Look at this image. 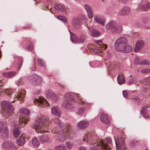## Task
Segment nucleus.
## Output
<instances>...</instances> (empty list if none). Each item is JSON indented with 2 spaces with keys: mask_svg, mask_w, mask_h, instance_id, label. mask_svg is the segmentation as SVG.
I'll use <instances>...</instances> for the list:
<instances>
[{
  "mask_svg": "<svg viewBox=\"0 0 150 150\" xmlns=\"http://www.w3.org/2000/svg\"><path fill=\"white\" fill-rule=\"evenodd\" d=\"M148 29H149L150 28V27H147V28Z\"/></svg>",
  "mask_w": 150,
  "mask_h": 150,
  "instance_id": "338daca9",
  "label": "nucleus"
},
{
  "mask_svg": "<svg viewBox=\"0 0 150 150\" xmlns=\"http://www.w3.org/2000/svg\"><path fill=\"white\" fill-rule=\"evenodd\" d=\"M100 144L101 145L102 147H100V148L98 147V146L96 147H93L91 148V150H112L111 148H109V146H106L104 144L101 142Z\"/></svg>",
  "mask_w": 150,
  "mask_h": 150,
  "instance_id": "aec40b11",
  "label": "nucleus"
},
{
  "mask_svg": "<svg viewBox=\"0 0 150 150\" xmlns=\"http://www.w3.org/2000/svg\"><path fill=\"white\" fill-rule=\"evenodd\" d=\"M141 72L143 74L149 73L150 72V69L147 68L143 69L141 71Z\"/></svg>",
  "mask_w": 150,
  "mask_h": 150,
  "instance_id": "49530a36",
  "label": "nucleus"
},
{
  "mask_svg": "<svg viewBox=\"0 0 150 150\" xmlns=\"http://www.w3.org/2000/svg\"><path fill=\"white\" fill-rule=\"evenodd\" d=\"M42 79L40 76L36 74L32 75L28 77V81L33 85H39L42 82Z\"/></svg>",
  "mask_w": 150,
  "mask_h": 150,
  "instance_id": "9d476101",
  "label": "nucleus"
},
{
  "mask_svg": "<svg viewBox=\"0 0 150 150\" xmlns=\"http://www.w3.org/2000/svg\"><path fill=\"white\" fill-rule=\"evenodd\" d=\"M85 36L84 35H81L79 38V43H82L85 42Z\"/></svg>",
  "mask_w": 150,
  "mask_h": 150,
  "instance_id": "a18cd8bd",
  "label": "nucleus"
},
{
  "mask_svg": "<svg viewBox=\"0 0 150 150\" xmlns=\"http://www.w3.org/2000/svg\"><path fill=\"white\" fill-rule=\"evenodd\" d=\"M52 113L54 115L59 117L61 115V113L59 108L57 106H54L51 108Z\"/></svg>",
  "mask_w": 150,
  "mask_h": 150,
  "instance_id": "a211bd4d",
  "label": "nucleus"
},
{
  "mask_svg": "<svg viewBox=\"0 0 150 150\" xmlns=\"http://www.w3.org/2000/svg\"><path fill=\"white\" fill-rule=\"evenodd\" d=\"M106 29H110L113 33H118L122 30L121 25L115 21L109 22L105 26Z\"/></svg>",
  "mask_w": 150,
  "mask_h": 150,
  "instance_id": "6e6552de",
  "label": "nucleus"
},
{
  "mask_svg": "<svg viewBox=\"0 0 150 150\" xmlns=\"http://www.w3.org/2000/svg\"><path fill=\"white\" fill-rule=\"evenodd\" d=\"M85 110L86 108L84 107H80L78 109L76 113L79 115H81L84 113Z\"/></svg>",
  "mask_w": 150,
  "mask_h": 150,
  "instance_id": "e433bc0d",
  "label": "nucleus"
},
{
  "mask_svg": "<svg viewBox=\"0 0 150 150\" xmlns=\"http://www.w3.org/2000/svg\"><path fill=\"white\" fill-rule=\"evenodd\" d=\"M134 82V81L133 79H131L129 80L128 84L129 85H130L133 84Z\"/></svg>",
  "mask_w": 150,
  "mask_h": 150,
  "instance_id": "5fc2aeb1",
  "label": "nucleus"
},
{
  "mask_svg": "<svg viewBox=\"0 0 150 150\" xmlns=\"http://www.w3.org/2000/svg\"><path fill=\"white\" fill-rule=\"evenodd\" d=\"M18 66L19 67V69L22 66L23 62V60L22 58L19 59L18 60Z\"/></svg>",
  "mask_w": 150,
  "mask_h": 150,
  "instance_id": "8fccbe9b",
  "label": "nucleus"
},
{
  "mask_svg": "<svg viewBox=\"0 0 150 150\" xmlns=\"http://www.w3.org/2000/svg\"><path fill=\"white\" fill-rule=\"evenodd\" d=\"M38 61L39 65L40 67H45V63L44 61L41 58H38Z\"/></svg>",
  "mask_w": 150,
  "mask_h": 150,
  "instance_id": "a19ab883",
  "label": "nucleus"
},
{
  "mask_svg": "<svg viewBox=\"0 0 150 150\" xmlns=\"http://www.w3.org/2000/svg\"><path fill=\"white\" fill-rule=\"evenodd\" d=\"M21 117H19L18 121V124L20 125L21 123H22L21 127H24L29 120L28 116L30 113V110L27 109L23 108L20 110Z\"/></svg>",
  "mask_w": 150,
  "mask_h": 150,
  "instance_id": "423d86ee",
  "label": "nucleus"
},
{
  "mask_svg": "<svg viewBox=\"0 0 150 150\" xmlns=\"http://www.w3.org/2000/svg\"><path fill=\"white\" fill-rule=\"evenodd\" d=\"M123 95L124 97L125 98H127L128 97V95L127 91L126 90H124L122 91Z\"/></svg>",
  "mask_w": 150,
  "mask_h": 150,
  "instance_id": "3c124183",
  "label": "nucleus"
},
{
  "mask_svg": "<svg viewBox=\"0 0 150 150\" xmlns=\"http://www.w3.org/2000/svg\"><path fill=\"white\" fill-rule=\"evenodd\" d=\"M10 125L11 127H14L13 130V135L14 137L17 138L21 133L19 128L18 127H23L20 126V125H22V123H21L19 125L18 124V121H12L10 123Z\"/></svg>",
  "mask_w": 150,
  "mask_h": 150,
  "instance_id": "1a4fd4ad",
  "label": "nucleus"
},
{
  "mask_svg": "<svg viewBox=\"0 0 150 150\" xmlns=\"http://www.w3.org/2000/svg\"><path fill=\"white\" fill-rule=\"evenodd\" d=\"M35 101L37 102L39 105H41L42 107H44L47 103L44 98H39L38 99H36Z\"/></svg>",
  "mask_w": 150,
  "mask_h": 150,
  "instance_id": "b1692460",
  "label": "nucleus"
},
{
  "mask_svg": "<svg viewBox=\"0 0 150 150\" xmlns=\"http://www.w3.org/2000/svg\"><path fill=\"white\" fill-rule=\"evenodd\" d=\"M2 147L4 149H13L15 148L13 143L10 141L5 142L2 144Z\"/></svg>",
  "mask_w": 150,
  "mask_h": 150,
  "instance_id": "4468645a",
  "label": "nucleus"
},
{
  "mask_svg": "<svg viewBox=\"0 0 150 150\" xmlns=\"http://www.w3.org/2000/svg\"><path fill=\"white\" fill-rule=\"evenodd\" d=\"M142 3L144 4L140 5V8L143 11H146L150 9V3L148 2L147 0H143Z\"/></svg>",
  "mask_w": 150,
  "mask_h": 150,
  "instance_id": "ddd939ff",
  "label": "nucleus"
},
{
  "mask_svg": "<svg viewBox=\"0 0 150 150\" xmlns=\"http://www.w3.org/2000/svg\"><path fill=\"white\" fill-rule=\"evenodd\" d=\"M54 7L56 9L61 11V12H65L66 8L64 5L61 3L56 4L54 5Z\"/></svg>",
  "mask_w": 150,
  "mask_h": 150,
  "instance_id": "6ab92c4d",
  "label": "nucleus"
},
{
  "mask_svg": "<svg viewBox=\"0 0 150 150\" xmlns=\"http://www.w3.org/2000/svg\"><path fill=\"white\" fill-rule=\"evenodd\" d=\"M130 11L129 8L128 7H124L121 10L118 12V14L120 16H126L127 15Z\"/></svg>",
  "mask_w": 150,
  "mask_h": 150,
  "instance_id": "412c9836",
  "label": "nucleus"
},
{
  "mask_svg": "<svg viewBox=\"0 0 150 150\" xmlns=\"http://www.w3.org/2000/svg\"><path fill=\"white\" fill-rule=\"evenodd\" d=\"M100 119L101 122L104 124H108L109 123L108 116L105 113H103L101 114Z\"/></svg>",
  "mask_w": 150,
  "mask_h": 150,
  "instance_id": "4be33fe9",
  "label": "nucleus"
},
{
  "mask_svg": "<svg viewBox=\"0 0 150 150\" xmlns=\"http://www.w3.org/2000/svg\"><path fill=\"white\" fill-rule=\"evenodd\" d=\"M141 114L143 115L144 117L145 118H147L148 117V115L146 113V112L144 113H141Z\"/></svg>",
  "mask_w": 150,
  "mask_h": 150,
  "instance_id": "6e6d98bb",
  "label": "nucleus"
},
{
  "mask_svg": "<svg viewBox=\"0 0 150 150\" xmlns=\"http://www.w3.org/2000/svg\"><path fill=\"white\" fill-rule=\"evenodd\" d=\"M89 125L88 121L83 120L79 122L77 125V127L80 129H83L87 127Z\"/></svg>",
  "mask_w": 150,
  "mask_h": 150,
  "instance_id": "2eb2a0df",
  "label": "nucleus"
},
{
  "mask_svg": "<svg viewBox=\"0 0 150 150\" xmlns=\"http://www.w3.org/2000/svg\"><path fill=\"white\" fill-rule=\"evenodd\" d=\"M5 128L7 129V127L3 122H0V133L5 131Z\"/></svg>",
  "mask_w": 150,
  "mask_h": 150,
  "instance_id": "ea45409f",
  "label": "nucleus"
},
{
  "mask_svg": "<svg viewBox=\"0 0 150 150\" xmlns=\"http://www.w3.org/2000/svg\"><path fill=\"white\" fill-rule=\"evenodd\" d=\"M95 42L98 45L100 46V47L101 50H105L107 48L106 45H105L102 43V41L101 40H96Z\"/></svg>",
  "mask_w": 150,
  "mask_h": 150,
  "instance_id": "2f4dec72",
  "label": "nucleus"
},
{
  "mask_svg": "<svg viewBox=\"0 0 150 150\" xmlns=\"http://www.w3.org/2000/svg\"><path fill=\"white\" fill-rule=\"evenodd\" d=\"M70 39L71 41L73 43H75L78 42V38L76 35L74 34H71L70 36Z\"/></svg>",
  "mask_w": 150,
  "mask_h": 150,
  "instance_id": "72a5a7b5",
  "label": "nucleus"
},
{
  "mask_svg": "<svg viewBox=\"0 0 150 150\" xmlns=\"http://www.w3.org/2000/svg\"><path fill=\"white\" fill-rule=\"evenodd\" d=\"M127 40L125 37L118 38L115 41V44L116 50L118 51L125 53L131 51L132 47L127 44Z\"/></svg>",
  "mask_w": 150,
  "mask_h": 150,
  "instance_id": "7ed1b4c3",
  "label": "nucleus"
},
{
  "mask_svg": "<svg viewBox=\"0 0 150 150\" xmlns=\"http://www.w3.org/2000/svg\"><path fill=\"white\" fill-rule=\"evenodd\" d=\"M47 97L51 99L53 102H55L59 99V97L58 95L51 92L50 91H48L46 93Z\"/></svg>",
  "mask_w": 150,
  "mask_h": 150,
  "instance_id": "f8f14e48",
  "label": "nucleus"
},
{
  "mask_svg": "<svg viewBox=\"0 0 150 150\" xmlns=\"http://www.w3.org/2000/svg\"><path fill=\"white\" fill-rule=\"evenodd\" d=\"M12 100L11 99L9 101L6 100H3L1 102V109L3 110L4 112L8 114H12L14 110V107L11 104L15 102V100Z\"/></svg>",
  "mask_w": 150,
  "mask_h": 150,
  "instance_id": "39448f33",
  "label": "nucleus"
},
{
  "mask_svg": "<svg viewBox=\"0 0 150 150\" xmlns=\"http://www.w3.org/2000/svg\"><path fill=\"white\" fill-rule=\"evenodd\" d=\"M119 2L122 3L124 4L126 3L127 2L128 0H118Z\"/></svg>",
  "mask_w": 150,
  "mask_h": 150,
  "instance_id": "4d7b16f0",
  "label": "nucleus"
},
{
  "mask_svg": "<svg viewBox=\"0 0 150 150\" xmlns=\"http://www.w3.org/2000/svg\"><path fill=\"white\" fill-rule=\"evenodd\" d=\"M144 84L147 86H150V77H146L144 79Z\"/></svg>",
  "mask_w": 150,
  "mask_h": 150,
  "instance_id": "37998d69",
  "label": "nucleus"
},
{
  "mask_svg": "<svg viewBox=\"0 0 150 150\" xmlns=\"http://www.w3.org/2000/svg\"><path fill=\"white\" fill-rule=\"evenodd\" d=\"M65 100L63 102L62 106L63 108L70 109L74 108V96L70 93H67L64 96Z\"/></svg>",
  "mask_w": 150,
  "mask_h": 150,
  "instance_id": "0eeeda50",
  "label": "nucleus"
},
{
  "mask_svg": "<svg viewBox=\"0 0 150 150\" xmlns=\"http://www.w3.org/2000/svg\"><path fill=\"white\" fill-rule=\"evenodd\" d=\"M147 106H144L142 108V110L141 112V113H144L146 112V111Z\"/></svg>",
  "mask_w": 150,
  "mask_h": 150,
  "instance_id": "603ef678",
  "label": "nucleus"
},
{
  "mask_svg": "<svg viewBox=\"0 0 150 150\" xmlns=\"http://www.w3.org/2000/svg\"><path fill=\"white\" fill-rule=\"evenodd\" d=\"M125 137V135H123L122 137H120L118 138L117 140H116L115 139L117 149L119 150H123L125 148L124 142Z\"/></svg>",
  "mask_w": 150,
  "mask_h": 150,
  "instance_id": "9b49d317",
  "label": "nucleus"
},
{
  "mask_svg": "<svg viewBox=\"0 0 150 150\" xmlns=\"http://www.w3.org/2000/svg\"><path fill=\"white\" fill-rule=\"evenodd\" d=\"M59 86H60V87L61 88H62L63 89H65L66 88V86L65 85H61L60 84L59 85Z\"/></svg>",
  "mask_w": 150,
  "mask_h": 150,
  "instance_id": "bf43d9fd",
  "label": "nucleus"
},
{
  "mask_svg": "<svg viewBox=\"0 0 150 150\" xmlns=\"http://www.w3.org/2000/svg\"><path fill=\"white\" fill-rule=\"evenodd\" d=\"M71 25L74 28L77 29L80 28L81 23L80 19L74 18L72 20Z\"/></svg>",
  "mask_w": 150,
  "mask_h": 150,
  "instance_id": "dca6fc26",
  "label": "nucleus"
},
{
  "mask_svg": "<svg viewBox=\"0 0 150 150\" xmlns=\"http://www.w3.org/2000/svg\"><path fill=\"white\" fill-rule=\"evenodd\" d=\"M134 62L136 65L138 64L140 65V63H141V61H140V59L138 57H137L135 58Z\"/></svg>",
  "mask_w": 150,
  "mask_h": 150,
  "instance_id": "09e8293b",
  "label": "nucleus"
},
{
  "mask_svg": "<svg viewBox=\"0 0 150 150\" xmlns=\"http://www.w3.org/2000/svg\"><path fill=\"white\" fill-rule=\"evenodd\" d=\"M91 34L93 37H97L100 35V33L98 30L94 29L92 30Z\"/></svg>",
  "mask_w": 150,
  "mask_h": 150,
  "instance_id": "f704fd0d",
  "label": "nucleus"
},
{
  "mask_svg": "<svg viewBox=\"0 0 150 150\" xmlns=\"http://www.w3.org/2000/svg\"><path fill=\"white\" fill-rule=\"evenodd\" d=\"M48 103H48L47 102V103L46 104V105H46V106H47V105H46V104H47L48 105Z\"/></svg>",
  "mask_w": 150,
  "mask_h": 150,
  "instance_id": "774afa93",
  "label": "nucleus"
},
{
  "mask_svg": "<svg viewBox=\"0 0 150 150\" xmlns=\"http://www.w3.org/2000/svg\"><path fill=\"white\" fill-rule=\"evenodd\" d=\"M65 145L68 149H71L73 146V144L70 142H66L65 143Z\"/></svg>",
  "mask_w": 150,
  "mask_h": 150,
  "instance_id": "c03bdc74",
  "label": "nucleus"
},
{
  "mask_svg": "<svg viewBox=\"0 0 150 150\" xmlns=\"http://www.w3.org/2000/svg\"><path fill=\"white\" fill-rule=\"evenodd\" d=\"M144 42L143 41L140 40L137 42L135 44L134 50V52H137L139 51L144 45Z\"/></svg>",
  "mask_w": 150,
  "mask_h": 150,
  "instance_id": "5701e85b",
  "label": "nucleus"
},
{
  "mask_svg": "<svg viewBox=\"0 0 150 150\" xmlns=\"http://www.w3.org/2000/svg\"><path fill=\"white\" fill-rule=\"evenodd\" d=\"M69 31L70 32V36L71 35V34H74V33H72V32H71L69 30Z\"/></svg>",
  "mask_w": 150,
  "mask_h": 150,
  "instance_id": "69168bd1",
  "label": "nucleus"
},
{
  "mask_svg": "<svg viewBox=\"0 0 150 150\" xmlns=\"http://www.w3.org/2000/svg\"><path fill=\"white\" fill-rule=\"evenodd\" d=\"M16 74V73L14 71H11L4 74V75L5 76L9 78H11L15 76Z\"/></svg>",
  "mask_w": 150,
  "mask_h": 150,
  "instance_id": "473e14b6",
  "label": "nucleus"
},
{
  "mask_svg": "<svg viewBox=\"0 0 150 150\" xmlns=\"http://www.w3.org/2000/svg\"><path fill=\"white\" fill-rule=\"evenodd\" d=\"M54 149V150H66V148L64 145L61 144L55 146Z\"/></svg>",
  "mask_w": 150,
  "mask_h": 150,
  "instance_id": "c9c22d12",
  "label": "nucleus"
},
{
  "mask_svg": "<svg viewBox=\"0 0 150 150\" xmlns=\"http://www.w3.org/2000/svg\"><path fill=\"white\" fill-rule=\"evenodd\" d=\"M137 144V142L135 141H132L129 143V145L132 147H134Z\"/></svg>",
  "mask_w": 150,
  "mask_h": 150,
  "instance_id": "de8ad7c7",
  "label": "nucleus"
},
{
  "mask_svg": "<svg viewBox=\"0 0 150 150\" xmlns=\"http://www.w3.org/2000/svg\"><path fill=\"white\" fill-rule=\"evenodd\" d=\"M135 25L137 27H140L141 26V24L138 22H136L135 23Z\"/></svg>",
  "mask_w": 150,
  "mask_h": 150,
  "instance_id": "052dcab7",
  "label": "nucleus"
},
{
  "mask_svg": "<svg viewBox=\"0 0 150 150\" xmlns=\"http://www.w3.org/2000/svg\"><path fill=\"white\" fill-rule=\"evenodd\" d=\"M78 150H86V149L85 147L81 146L79 148Z\"/></svg>",
  "mask_w": 150,
  "mask_h": 150,
  "instance_id": "13d9d810",
  "label": "nucleus"
},
{
  "mask_svg": "<svg viewBox=\"0 0 150 150\" xmlns=\"http://www.w3.org/2000/svg\"><path fill=\"white\" fill-rule=\"evenodd\" d=\"M54 122L57 124L59 127V129L57 130V128H54V132L55 133V134L54 136L57 138L56 139L57 141L62 142L65 139L64 133L67 132V130L63 127H64V124L63 122L59 120L58 118L55 119L54 120Z\"/></svg>",
  "mask_w": 150,
  "mask_h": 150,
  "instance_id": "20e7f679",
  "label": "nucleus"
},
{
  "mask_svg": "<svg viewBox=\"0 0 150 150\" xmlns=\"http://www.w3.org/2000/svg\"><path fill=\"white\" fill-rule=\"evenodd\" d=\"M26 50L31 51L33 50V47L32 45H30L28 47L25 48Z\"/></svg>",
  "mask_w": 150,
  "mask_h": 150,
  "instance_id": "864d4df0",
  "label": "nucleus"
},
{
  "mask_svg": "<svg viewBox=\"0 0 150 150\" xmlns=\"http://www.w3.org/2000/svg\"><path fill=\"white\" fill-rule=\"evenodd\" d=\"M124 76V75L122 74L121 75H119L117 77V81L119 84L121 85L125 82V80Z\"/></svg>",
  "mask_w": 150,
  "mask_h": 150,
  "instance_id": "cd10ccee",
  "label": "nucleus"
},
{
  "mask_svg": "<svg viewBox=\"0 0 150 150\" xmlns=\"http://www.w3.org/2000/svg\"><path fill=\"white\" fill-rule=\"evenodd\" d=\"M132 99L134 101L136 102L137 103L139 104L141 102V100L139 97L136 96H133L132 97Z\"/></svg>",
  "mask_w": 150,
  "mask_h": 150,
  "instance_id": "58836bf2",
  "label": "nucleus"
},
{
  "mask_svg": "<svg viewBox=\"0 0 150 150\" xmlns=\"http://www.w3.org/2000/svg\"><path fill=\"white\" fill-rule=\"evenodd\" d=\"M94 19L97 23L101 24L103 26H104L105 19L103 17L99 16H96L94 17Z\"/></svg>",
  "mask_w": 150,
  "mask_h": 150,
  "instance_id": "f3484780",
  "label": "nucleus"
},
{
  "mask_svg": "<svg viewBox=\"0 0 150 150\" xmlns=\"http://www.w3.org/2000/svg\"><path fill=\"white\" fill-rule=\"evenodd\" d=\"M50 11L52 13H53V12L52 11V10H51V8H50Z\"/></svg>",
  "mask_w": 150,
  "mask_h": 150,
  "instance_id": "0e129e2a",
  "label": "nucleus"
},
{
  "mask_svg": "<svg viewBox=\"0 0 150 150\" xmlns=\"http://www.w3.org/2000/svg\"><path fill=\"white\" fill-rule=\"evenodd\" d=\"M147 21H148V19H146V20H144V19H143V22L144 23H146V22H147Z\"/></svg>",
  "mask_w": 150,
  "mask_h": 150,
  "instance_id": "680f3d73",
  "label": "nucleus"
},
{
  "mask_svg": "<svg viewBox=\"0 0 150 150\" xmlns=\"http://www.w3.org/2000/svg\"><path fill=\"white\" fill-rule=\"evenodd\" d=\"M75 96L77 98V103L81 105L86 104V102L84 101L83 100L82 97L79 95L77 93H75L74 94Z\"/></svg>",
  "mask_w": 150,
  "mask_h": 150,
  "instance_id": "bb28decb",
  "label": "nucleus"
},
{
  "mask_svg": "<svg viewBox=\"0 0 150 150\" xmlns=\"http://www.w3.org/2000/svg\"><path fill=\"white\" fill-rule=\"evenodd\" d=\"M50 122L48 117L45 115H42L40 117H38L33 123L30 125L35 129L36 132L38 133H41L45 131V129L48 126Z\"/></svg>",
  "mask_w": 150,
  "mask_h": 150,
  "instance_id": "f03ea898",
  "label": "nucleus"
},
{
  "mask_svg": "<svg viewBox=\"0 0 150 150\" xmlns=\"http://www.w3.org/2000/svg\"><path fill=\"white\" fill-rule=\"evenodd\" d=\"M39 139L41 142L43 143L45 142H47L48 141L49 138L47 135L44 134L41 136Z\"/></svg>",
  "mask_w": 150,
  "mask_h": 150,
  "instance_id": "7c9ffc66",
  "label": "nucleus"
},
{
  "mask_svg": "<svg viewBox=\"0 0 150 150\" xmlns=\"http://www.w3.org/2000/svg\"><path fill=\"white\" fill-rule=\"evenodd\" d=\"M32 143L33 146L35 148H37L40 144V143L37 138L35 137L32 140Z\"/></svg>",
  "mask_w": 150,
  "mask_h": 150,
  "instance_id": "c756f323",
  "label": "nucleus"
},
{
  "mask_svg": "<svg viewBox=\"0 0 150 150\" xmlns=\"http://www.w3.org/2000/svg\"><path fill=\"white\" fill-rule=\"evenodd\" d=\"M25 143V138L24 136L21 135L20 138L17 139V144L19 146H22Z\"/></svg>",
  "mask_w": 150,
  "mask_h": 150,
  "instance_id": "a878e982",
  "label": "nucleus"
},
{
  "mask_svg": "<svg viewBox=\"0 0 150 150\" xmlns=\"http://www.w3.org/2000/svg\"><path fill=\"white\" fill-rule=\"evenodd\" d=\"M83 140L90 144L93 145L97 143L96 146L95 147L98 146V147L99 148L102 147L100 144L101 142L105 144L106 146H109V148H110V145L112 144V141L109 137H106L105 141H103L102 139L100 140V139L97 135L94 134H91L89 133H86L84 135Z\"/></svg>",
  "mask_w": 150,
  "mask_h": 150,
  "instance_id": "f257e3e1",
  "label": "nucleus"
},
{
  "mask_svg": "<svg viewBox=\"0 0 150 150\" xmlns=\"http://www.w3.org/2000/svg\"><path fill=\"white\" fill-rule=\"evenodd\" d=\"M1 138L3 140L7 139L8 137L7 129L5 128V131H3L1 134Z\"/></svg>",
  "mask_w": 150,
  "mask_h": 150,
  "instance_id": "c85d7f7f",
  "label": "nucleus"
},
{
  "mask_svg": "<svg viewBox=\"0 0 150 150\" xmlns=\"http://www.w3.org/2000/svg\"><path fill=\"white\" fill-rule=\"evenodd\" d=\"M31 27V24H28L27 26V27L28 28H30Z\"/></svg>",
  "mask_w": 150,
  "mask_h": 150,
  "instance_id": "e2e57ef3",
  "label": "nucleus"
},
{
  "mask_svg": "<svg viewBox=\"0 0 150 150\" xmlns=\"http://www.w3.org/2000/svg\"><path fill=\"white\" fill-rule=\"evenodd\" d=\"M150 63L149 61L146 59H143L141 60V63H140V65H149Z\"/></svg>",
  "mask_w": 150,
  "mask_h": 150,
  "instance_id": "79ce46f5",
  "label": "nucleus"
},
{
  "mask_svg": "<svg viewBox=\"0 0 150 150\" xmlns=\"http://www.w3.org/2000/svg\"><path fill=\"white\" fill-rule=\"evenodd\" d=\"M84 7L88 13V16L89 18H91L93 16L91 7L88 4L85 5Z\"/></svg>",
  "mask_w": 150,
  "mask_h": 150,
  "instance_id": "393cba45",
  "label": "nucleus"
},
{
  "mask_svg": "<svg viewBox=\"0 0 150 150\" xmlns=\"http://www.w3.org/2000/svg\"><path fill=\"white\" fill-rule=\"evenodd\" d=\"M58 19L62 21L64 23H67V18L64 16H58L57 17Z\"/></svg>",
  "mask_w": 150,
  "mask_h": 150,
  "instance_id": "4c0bfd02",
  "label": "nucleus"
}]
</instances>
